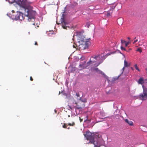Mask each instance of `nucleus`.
I'll return each instance as SVG.
<instances>
[{
  "instance_id": "obj_1",
  "label": "nucleus",
  "mask_w": 147,
  "mask_h": 147,
  "mask_svg": "<svg viewBox=\"0 0 147 147\" xmlns=\"http://www.w3.org/2000/svg\"><path fill=\"white\" fill-rule=\"evenodd\" d=\"M20 7L23 8L25 11L24 15L28 18V20L31 19L34 17V12L31 10H29L28 8L29 7L31 3H28L26 0H13Z\"/></svg>"
},
{
  "instance_id": "obj_2",
  "label": "nucleus",
  "mask_w": 147,
  "mask_h": 147,
  "mask_svg": "<svg viewBox=\"0 0 147 147\" xmlns=\"http://www.w3.org/2000/svg\"><path fill=\"white\" fill-rule=\"evenodd\" d=\"M84 135L87 140H90L89 143L93 144L95 147H97L98 141H96V143H95L96 141L94 140L95 138H99L98 135V134H94L90 132L87 131L86 133L84 134Z\"/></svg>"
},
{
  "instance_id": "obj_3",
  "label": "nucleus",
  "mask_w": 147,
  "mask_h": 147,
  "mask_svg": "<svg viewBox=\"0 0 147 147\" xmlns=\"http://www.w3.org/2000/svg\"><path fill=\"white\" fill-rule=\"evenodd\" d=\"M71 104H72V105H68L69 108L71 110L74 108H75L76 109H81L84 106V104L82 102L79 101L77 102L75 100L72 101Z\"/></svg>"
},
{
  "instance_id": "obj_4",
  "label": "nucleus",
  "mask_w": 147,
  "mask_h": 147,
  "mask_svg": "<svg viewBox=\"0 0 147 147\" xmlns=\"http://www.w3.org/2000/svg\"><path fill=\"white\" fill-rule=\"evenodd\" d=\"M143 92L140 94L139 95L140 99L142 100H146L147 99V87H145L143 85L142 86Z\"/></svg>"
},
{
  "instance_id": "obj_5",
  "label": "nucleus",
  "mask_w": 147,
  "mask_h": 147,
  "mask_svg": "<svg viewBox=\"0 0 147 147\" xmlns=\"http://www.w3.org/2000/svg\"><path fill=\"white\" fill-rule=\"evenodd\" d=\"M90 42L88 41H84L82 44H80L79 46L80 50H84L88 48Z\"/></svg>"
},
{
  "instance_id": "obj_6",
  "label": "nucleus",
  "mask_w": 147,
  "mask_h": 147,
  "mask_svg": "<svg viewBox=\"0 0 147 147\" xmlns=\"http://www.w3.org/2000/svg\"><path fill=\"white\" fill-rule=\"evenodd\" d=\"M94 63H97V60L95 56L91 57L89 61L87 63V66H89Z\"/></svg>"
},
{
  "instance_id": "obj_7",
  "label": "nucleus",
  "mask_w": 147,
  "mask_h": 147,
  "mask_svg": "<svg viewBox=\"0 0 147 147\" xmlns=\"http://www.w3.org/2000/svg\"><path fill=\"white\" fill-rule=\"evenodd\" d=\"M95 56L97 60V63H94V65L95 66H97L102 63L103 60L102 59V57L100 55Z\"/></svg>"
},
{
  "instance_id": "obj_8",
  "label": "nucleus",
  "mask_w": 147,
  "mask_h": 147,
  "mask_svg": "<svg viewBox=\"0 0 147 147\" xmlns=\"http://www.w3.org/2000/svg\"><path fill=\"white\" fill-rule=\"evenodd\" d=\"M61 24L63 28L64 29H67L68 24L65 21L63 17L61 19Z\"/></svg>"
},
{
  "instance_id": "obj_9",
  "label": "nucleus",
  "mask_w": 147,
  "mask_h": 147,
  "mask_svg": "<svg viewBox=\"0 0 147 147\" xmlns=\"http://www.w3.org/2000/svg\"><path fill=\"white\" fill-rule=\"evenodd\" d=\"M86 63V62L84 61V62L82 63V64H81L80 65V67L82 68V69H83L85 68H86L88 66H87V64H86L87 65L86 66H85V64Z\"/></svg>"
},
{
  "instance_id": "obj_10",
  "label": "nucleus",
  "mask_w": 147,
  "mask_h": 147,
  "mask_svg": "<svg viewBox=\"0 0 147 147\" xmlns=\"http://www.w3.org/2000/svg\"><path fill=\"white\" fill-rule=\"evenodd\" d=\"M138 82L139 84H143L144 83L143 78H140L139 79Z\"/></svg>"
},
{
  "instance_id": "obj_11",
  "label": "nucleus",
  "mask_w": 147,
  "mask_h": 147,
  "mask_svg": "<svg viewBox=\"0 0 147 147\" xmlns=\"http://www.w3.org/2000/svg\"><path fill=\"white\" fill-rule=\"evenodd\" d=\"M125 121V122L127 123L129 125L133 126V123L132 121H129L127 119H126Z\"/></svg>"
},
{
  "instance_id": "obj_12",
  "label": "nucleus",
  "mask_w": 147,
  "mask_h": 147,
  "mask_svg": "<svg viewBox=\"0 0 147 147\" xmlns=\"http://www.w3.org/2000/svg\"><path fill=\"white\" fill-rule=\"evenodd\" d=\"M20 12H17V14L15 15V19L16 20H19L20 19Z\"/></svg>"
},
{
  "instance_id": "obj_13",
  "label": "nucleus",
  "mask_w": 147,
  "mask_h": 147,
  "mask_svg": "<svg viewBox=\"0 0 147 147\" xmlns=\"http://www.w3.org/2000/svg\"><path fill=\"white\" fill-rule=\"evenodd\" d=\"M130 65V64L129 63H128L125 60H124V66L125 67H127L128 66H129Z\"/></svg>"
},
{
  "instance_id": "obj_14",
  "label": "nucleus",
  "mask_w": 147,
  "mask_h": 147,
  "mask_svg": "<svg viewBox=\"0 0 147 147\" xmlns=\"http://www.w3.org/2000/svg\"><path fill=\"white\" fill-rule=\"evenodd\" d=\"M110 5V7H112V9H114L115 8L116 4L115 3V2H114L113 3L111 4Z\"/></svg>"
},
{
  "instance_id": "obj_15",
  "label": "nucleus",
  "mask_w": 147,
  "mask_h": 147,
  "mask_svg": "<svg viewBox=\"0 0 147 147\" xmlns=\"http://www.w3.org/2000/svg\"><path fill=\"white\" fill-rule=\"evenodd\" d=\"M20 19L19 20H24V18L23 16V13L20 12Z\"/></svg>"
},
{
  "instance_id": "obj_16",
  "label": "nucleus",
  "mask_w": 147,
  "mask_h": 147,
  "mask_svg": "<svg viewBox=\"0 0 147 147\" xmlns=\"http://www.w3.org/2000/svg\"><path fill=\"white\" fill-rule=\"evenodd\" d=\"M111 11H113V10H112L111 9L109 11H108V12H107V16H111V13H112V12H110Z\"/></svg>"
},
{
  "instance_id": "obj_17",
  "label": "nucleus",
  "mask_w": 147,
  "mask_h": 147,
  "mask_svg": "<svg viewBox=\"0 0 147 147\" xmlns=\"http://www.w3.org/2000/svg\"><path fill=\"white\" fill-rule=\"evenodd\" d=\"M68 125L70 126H74L75 125V123L74 122H73L72 123H67Z\"/></svg>"
},
{
  "instance_id": "obj_18",
  "label": "nucleus",
  "mask_w": 147,
  "mask_h": 147,
  "mask_svg": "<svg viewBox=\"0 0 147 147\" xmlns=\"http://www.w3.org/2000/svg\"><path fill=\"white\" fill-rule=\"evenodd\" d=\"M131 41H132L131 40H129L128 42H126L125 43V47H127Z\"/></svg>"
},
{
  "instance_id": "obj_19",
  "label": "nucleus",
  "mask_w": 147,
  "mask_h": 147,
  "mask_svg": "<svg viewBox=\"0 0 147 147\" xmlns=\"http://www.w3.org/2000/svg\"><path fill=\"white\" fill-rule=\"evenodd\" d=\"M67 123L66 124L65 123H64V125H63L62 127L63 128H67Z\"/></svg>"
},
{
  "instance_id": "obj_20",
  "label": "nucleus",
  "mask_w": 147,
  "mask_h": 147,
  "mask_svg": "<svg viewBox=\"0 0 147 147\" xmlns=\"http://www.w3.org/2000/svg\"><path fill=\"white\" fill-rule=\"evenodd\" d=\"M137 51H139L140 53H141L142 52V50L141 48H139L137 49Z\"/></svg>"
},
{
  "instance_id": "obj_21",
  "label": "nucleus",
  "mask_w": 147,
  "mask_h": 147,
  "mask_svg": "<svg viewBox=\"0 0 147 147\" xmlns=\"http://www.w3.org/2000/svg\"><path fill=\"white\" fill-rule=\"evenodd\" d=\"M80 100L81 101V102L83 103L84 102H86V99H82L81 98H80Z\"/></svg>"
},
{
  "instance_id": "obj_22",
  "label": "nucleus",
  "mask_w": 147,
  "mask_h": 147,
  "mask_svg": "<svg viewBox=\"0 0 147 147\" xmlns=\"http://www.w3.org/2000/svg\"><path fill=\"white\" fill-rule=\"evenodd\" d=\"M134 66L136 69L138 70V71H139L140 70L139 69L138 67L137 66V65L136 64Z\"/></svg>"
},
{
  "instance_id": "obj_23",
  "label": "nucleus",
  "mask_w": 147,
  "mask_h": 147,
  "mask_svg": "<svg viewBox=\"0 0 147 147\" xmlns=\"http://www.w3.org/2000/svg\"><path fill=\"white\" fill-rule=\"evenodd\" d=\"M126 41H125V40H122V39H121V44H123V43H125L126 42Z\"/></svg>"
},
{
  "instance_id": "obj_24",
  "label": "nucleus",
  "mask_w": 147,
  "mask_h": 147,
  "mask_svg": "<svg viewBox=\"0 0 147 147\" xmlns=\"http://www.w3.org/2000/svg\"><path fill=\"white\" fill-rule=\"evenodd\" d=\"M121 49L122 50L126 51L125 49L122 46L121 47Z\"/></svg>"
},
{
  "instance_id": "obj_25",
  "label": "nucleus",
  "mask_w": 147,
  "mask_h": 147,
  "mask_svg": "<svg viewBox=\"0 0 147 147\" xmlns=\"http://www.w3.org/2000/svg\"><path fill=\"white\" fill-rule=\"evenodd\" d=\"M138 41V39L135 40H134V41L133 42V44H134L135 43H136V42H137Z\"/></svg>"
},
{
  "instance_id": "obj_26",
  "label": "nucleus",
  "mask_w": 147,
  "mask_h": 147,
  "mask_svg": "<svg viewBox=\"0 0 147 147\" xmlns=\"http://www.w3.org/2000/svg\"><path fill=\"white\" fill-rule=\"evenodd\" d=\"M144 43V42H141V43H140V44H139V46H141Z\"/></svg>"
},
{
  "instance_id": "obj_27",
  "label": "nucleus",
  "mask_w": 147,
  "mask_h": 147,
  "mask_svg": "<svg viewBox=\"0 0 147 147\" xmlns=\"http://www.w3.org/2000/svg\"><path fill=\"white\" fill-rule=\"evenodd\" d=\"M76 95L77 97H80V94L79 93H76Z\"/></svg>"
},
{
  "instance_id": "obj_28",
  "label": "nucleus",
  "mask_w": 147,
  "mask_h": 147,
  "mask_svg": "<svg viewBox=\"0 0 147 147\" xmlns=\"http://www.w3.org/2000/svg\"><path fill=\"white\" fill-rule=\"evenodd\" d=\"M30 80L31 81H32L33 80V79L32 78V76H30Z\"/></svg>"
},
{
  "instance_id": "obj_29",
  "label": "nucleus",
  "mask_w": 147,
  "mask_h": 147,
  "mask_svg": "<svg viewBox=\"0 0 147 147\" xmlns=\"http://www.w3.org/2000/svg\"><path fill=\"white\" fill-rule=\"evenodd\" d=\"M131 49H128V50H126V51L127 52H129L130 51H131Z\"/></svg>"
},
{
  "instance_id": "obj_30",
  "label": "nucleus",
  "mask_w": 147,
  "mask_h": 147,
  "mask_svg": "<svg viewBox=\"0 0 147 147\" xmlns=\"http://www.w3.org/2000/svg\"><path fill=\"white\" fill-rule=\"evenodd\" d=\"M99 71L100 73V74H104V73H103L102 72V71H100V70H99Z\"/></svg>"
},
{
  "instance_id": "obj_31",
  "label": "nucleus",
  "mask_w": 147,
  "mask_h": 147,
  "mask_svg": "<svg viewBox=\"0 0 147 147\" xmlns=\"http://www.w3.org/2000/svg\"><path fill=\"white\" fill-rule=\"evenodd\" d=\"M34 45H38V44L37 42H35Z\"/></svg>"
},
{
  "instance_id": "obj_32",
  "label": "nucleus",
  "mask_w": 147,
  "mask_h": 147,
  "mask_svg": "<svg viewBox=\"0 0 147 147\" xmlns=\"http://www.w3.org/2000/svg\"><path fill=\"white\" fill-rule=\"evenodd\" d=\"M95 69L96 70V71H97V70H98V68H96Z\"/></svg>"
},
{
  "instance_id": "obj_33",
  "label": "nucleus",
  "mask_w": 147,
  "mask_h": 147,
  "mask_svg": "<svg viewBox=\"0 0 147 147\" xmlns=\"http://www.w3.org/2000/svg\"><path fill=\"white\" fill-rule=\"evenodd\" d=\"M99 136V138H96V139L97 140V138H100V139H101V138H100V136Z\"/></svg>"
},
{
  "instance_id": "obj_34",
  "label": "nucleus",
  "mask_w": 147,
  "mask_h": 147,
  "mask_svg": "<svg viewBox=\"0 0 147 147\" xmlns=\"http://www.w3.org/2000/svg\"><path fill=\"white\" fill-rule=\"evenodd\" d=\"M127 38V39H128L129 40H130V37H128Z\"/></svg>"
},
{
  "instance_id": "obj_35",
  "label": "nucleus",
  "mask_w": 147,
  "mask_h": 147,
  "mask_svg": "<svg viewBox=\"0 0 147 147\" xmlns=\"http://www.w3.org/2000/svg\"><path fill=\"white\" fill-rule=\"evenodd\" d=\"M125 67L124 66L123 67V68L122 69L123 70V71L125 69Z\"/></svg>"
},
{
  "instance_id": "obj_36",
  "label": "nucleus",
  "mask_w": 147,
  "mask_h": 147,
  "mask_svg": "<svg viewBox=\"0 0 147 147\" xmlns=\"http://www.w3.org/2000/svg\"><path fill=\"white\" fill-rule=\"evenodd\" d=\"M9 3H12L13 2V1L10 2L9 1Z\"/></svg>"
},
{
  "instance_id": "obj_37",
  "label": "nucleus",
  "mask_w": 147,
  "mask_h": 147,
  "mask_svg": "<svg viewBox=\"0 0 147 147\" xmlns=\"http://www.w3.org/2000/svg\"><path fill=\"white\" fill-rule=\"evenodd\" d=\"M73 47H74V48H75V46H74V45H73Z\"/></svg>"
},
{
  "instance_id": "obj_38",
  "label": "nucleus",
  "mask_w": 147,
  "mask_h": 147,
  "mask_svg": "<svg viewBox=\"0 0 147 147\" xmlns=\"http://www.w3.org/2000/svg\"><path fill=\"white\" fill-rule=\"evenodd\" d=\"M67 129H70V127H69L68 128H67Z\"/></svg>"
},
{
  "instance_id": "obj_39",
  "label": "nucleus",
  "mask_w": 147,
  "mask_h": 147,
  "mask_svg": "<svg viewBox=\"0 0 147 147\" xmlns=\"http://www.w3.org/2000/svg\"><path fill=\"white\" fill-rule=\"evenodd\" d=\"M136 38V37H135L134 38V39L135 40Z\"/></svg>"
},
{
  "instance_id": "obj_40",
  "label": "nucleus",
  "mask_w": 147,
  "mask_h": 147,
  "mask_svg": "<svg viewBox=\"0 0 147 147\" xmlns=\"http://www.w3.org/2000/svg\"><path fill=\"white\" fill-rule=\"evenodd\" d=\"M131 69L132 70H133V67H131Z\"/></svg>"
},
{
  "instance_id": "obj_41",
  "label": "nucleus",
  "mask_w": 147,
  "mask_h": 147,
  "mask_svg": "<svg viewBox=\"0 0 147 147\" xmlns=\"http://www.w3.org/2000/svg\"><path fill=\"white\" fill-rule=\"evenodd\" d=\"M33 24L34 25H35V23Z\"/></svg>"
},
{
  "instance_id": "obj_42",
  "label": "nucleus",
  "mask_w": 147,
  "mask_h": 147,
  "mask_svg": "<svg viewBox=\"0 0 147 147\" xmlns=\"http://www.w3.org/2000/svg\"><path fill=\"white\" fill-rule=\"evenodd\" d=\"M139 42H140V41H139Z\"/></svg>"
},
{
  "instance_id": "obj_43",
  "label": "nucleus",
  "mask_w": 147,
  "mask_h": 147,
  "mask_svg": "<svg viewBox=\"0 0 147 147\" xmlns=\"http://www.w3.org/2000/svg\"><path fill=\"white\" fill-rule=\"evenodd\" d=\"M68 117H70V116L69 115H68Z\"/></svg>"
},
{
  "instance_id": "obj_44",
  "label": "nucleus",
  "mask_w": 147,
  "mask_h": 147,
  "mask_svg": "<svg viewBox=\"0 0 147 147\" xmlns=\"http://www.w3.org/2000/svg\"><path fill=\"white\" fill-rule=\"evenodd\" d=\"M119 19H118L117 21H118L119 20Z\"/></svg>"
},
{
  "instance_id": "obj_45",
  "label": "nucleus",
  "mask_w": 147,
  "mask_h": 147,
  "mask_svg": "<svg viewBox=\"0 0 147 147\" xmlns=\"http://www.w3.org/2000/svg\"><path fill=\"white\" fill-rule=\"evenodd\" d=\"M146 71H147V69H146Z\"/></svg>"
},
{
  "instance_id": "obj_46",
  "label": "nucleus",
  "mask_w": 147,
  "mask_h": 147,
  "mask_svg": "<svg viewBox=\"0 0 147 147\" xmlns=\"http://www.w3.org/2000/svg\"><path fill=\"white\" fill-rule=\"evenodd\" d=\"M97 147H98V146H97Z\"/></svg>"
}]
</instances>
